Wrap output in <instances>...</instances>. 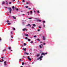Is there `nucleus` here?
<instances>
[{"label":"nucleus","mask_w":67,"mask_h":67,"mask_svg":"<svg viewBox=\"0 0 67 67\" xmlns=\"http://www.w3.org/2000/svg\"><path fill=\"white\" fill-rule=\"evenodd\" d=\"M43 56L42 55H41L39 58H38L37 59V60H38L39 59H40V60H42V58H43Z\"/></svg>","instance_id":"1"},{"label":"nucleus","mask_w":67,"mask_h":67,"mask_svg":"<svg viewBox=\"0 0 67 67\" xmlns=\"http://www.w3.org/2000/svg\"><path fill=\"white\" fill-rule=\"evenodd\" d=\"M47 52H46L45 53H44L43 52L41 54V55H47Z\"/></svg>","instance_id":"2"},{"label":"nucleus","mask_w":67,"mask_h":67,"mask_svg":"<svg viewBox=\"0 0 67 67\" xmlns=\"http://www.w3.org/2000/svg\"><path fill=\"white\" fill-rule=\"evenodd\" d=\"M11 11H12V9H11V8H9V13H11Z\"/></svg>","instance_id":"3"},{"label":"nucleus","mask_w":67,"mask_h":67,"mask_svg":"<svg viewBox=\"0 0 67 67\" xmlns=\"http://www.w3.org/2000/svg\"><path fill=\"white\" fill-rule=\"evenodd\" d=\"M30 56H29L28 57V59L29 60H32V59L30 58Z\"/></svg>","instance_id":"4"},{"label":"nucleus","mask_w":67,"mask_h":67,"mask_svg":"<svg viewBox=\"0 0 67 67\" xmlns=\"http://www.w3.org/2000/svg\"><path fill=\"white\" fill-rule=\"evenodd\" d=\"M42 38H43V40L45 41V38L44 37V36H42Z\"/></svg>","instance_id":"5"},{"label":"nucleus","mask_w":67,"mask_h":67,"mask_svg":"<svg viewBox=\"0 0 67 67\" xmlns=\"http://www.w3.org/2000/svg\"><path fill=\"white\" fill-rule=\"evenodd\" d=\"M25 30H26V31H27V30L25 28L24 29H23V31H24Z\"/></svg>","instance_id":"6"},{"label":"nucleus","mask_w":67,"mask_h":67,"mask_svg":"<svg viewBox=\"0 0 67 67\" xmlns=\"http://www.w3.org/2000/svg\"><path fill=\"white\" fill-rule=\"evenodd\" d=\"M26 26H30V27H31V25H30V24H27L26 25Z\"/></svg>","instance_id":"7"},{"label":"nucleus","mask_w":67,"mask_h":67,"mask_svg":"<svg viewBox=\"0 0 67 67\" xmlns=\"http://www.w3.org/2000/svg\"><path fill=\"white\" fill-rule=\"evenodd\" d=\"M23 50H24L25 51H26V48H23Z\"/></svg>","instance_id":"8"},{"label":"nucleus","mask_w":67,"mask_h":67,"mask_svg":"<svg viewBox=\"0 0 67 67\" xmlns=\"http://www.w3.org/2000/svg\"><path fill=\"white\" fill-rule=\"evenodd\" d=\"M12 17L14 19H16V18H15V16H13Z\"/></svg>","instance_id":"9"},{"label":"nucleus","mask_w":67,"mask_h":67,"mask_svg":"<svg viewBox=\"0 0 67 67\" xmlns=\"http://www.w3.org/2000/svg\"><path fill=\"white\" fill-rule=\"evenodd\" d=\"M4 3H5V2H2V4L3 5L4 4Z\"/></svg>","instance_id":"10"},{"label":"nucleus","mask_w":67,"mask_h":67,"mask_svg":"<svg viewBox=\"0 0 67 67\" xmlns=\"http://www.w3.org/2000/svg\"><path fill=\"white\" fill-rule=\"evenodd\" d=\"M25 36H29V35H28V34H27L26 35L25 34Z\"/></svg>","instance_id":"11"},{"label":"nucleus","mask_w":67,"mask_h":67,"mask_svg":"<svg viewBox=\"0 0 67 67\" xmlns=\"http://www.w3.org/2000/svg\"><path fill=\"white\" fill-rule=\"evenodd\" d=\"M37 56L38 57V56H40V54H37Z\"/></svg>","instance_id":"12"},{"label":"nucleus","mask_w":67,"mask_h":67,"mask_svg":"<svg viewBox=\"0 0 67 67\" xmlns=\"http://www.w3.org/2000/svg\"><path fill=\"white\" fill-rule=\"evenodd\" d=\"M32 25L33 26H36V25L35 24H32Z\"/></svg>","instance_id":"13"},{"label":"nucleus","mask_w":67,"mask_h":67,"mask_svg":"<svg viewBox=\"0 0 67 67\" xmlns=\"http://www.w3.org/2000/svg\"><path fill=\"white\" fill-rule=\"evenodd\" d=\"M7 24H8V25H10V24H11V23H8Z\"/></svg>","instance_id":"14"},{"label":"nucleus","mask_w":67,"mask_h":67,"mask_svg":"<svg viewBox=\"0 0 67 67\" xmlns=\"http://www.w3.org/2000/svg\"><path fill=\"white\" fill-rule=\"evenodd\" d=\"M19 60L20 61H22L23 60L22 59H19Z\"/></svg>","instance_id":"15"},{"label":"nucleus","mask_w":67,"mask_h":67,"mask_svg":"<svg viewBox=\"0 0 67 67\" xmlns=\"http://www.w3.org/2000/svg\"><path fill=\"white\" fill-rule=\"evenodd\" d=\"M25 54H26V55H29V53H25Z\"/></svg>","instance_id":"16"},{"label":"nucleus","mask_w":67,"mask_h":67,"mask_svg":"<svg viewBox=\"0 0 67 67\" xmlns=\"http://www.w3.org/2000/svg\"><path fill=\"white\" fill-rule=\"evenodd\" d=\"M24 65V62H23L22 63V65Z\"/></svg>","instance_id":"17"},{"label":"nucleus","mask_w":67,"mask_h":67,"mask_svg":"<svg viewBox=\"0 0 67 67\" xmlns=\"http://www.w3.org/2000/svg\"><path fill=\"white\" fill-rule=\"evenodd\" d=\"M12 8L13 9H14V7L13 6L12 7Z\"/></svg>","instance_id":"18"},{"label":"nucleus","mask_w":67,"mask_h":67,"mask_svg":"<svg viewBox=\"0 0 67 67\" xmlns=\"http://www.w3.org/2000/svg\"><path fill=\"white\" fill-rule=\"evenodd\" d=\"M30 4V3L27 2L26 3V4Z\"/></svg>","instance_id":"19"},{"label":"nucleus","mask_w":67,"mask_h":67,"mask_svg":"<svg viewBox=\"0 0 67 67\" xmlns=\"http://www.w3.org/2000/svg\"><path fill=\"white\" fill-rule=\"evenodd\" d=\"M24 46H25L26 45V44L25 43L24 44Z\"/></svg>","instance_id":"20"},{"label":"nucleus","mask_w":67,"mask_h":67,"mask_svg":"<svg viewBox=\"0 0 67 67\" xmlns=\"http://www.w3.org/2000/svg\"><path fill=\"white\" fill-rule=\"evenodd\" d=\"M37 13H40V12L39 11V10H38L37 11Z\"/></svg>","instance_id":"21"},{"label":"nucleus","mask_w":67,"mask_h":67,"mask_svg":"<svg viewBox=\"0 0 67 67\" xmlns=\"http://www.w3.org/2000/svg\"><path fill=\"white\" fill-rule=\"evenodd\" d=\"M4 64H6L7 63V62H6V61H5L4 62Z\"/></svg>","instance_id":"22"},{"label":"nucleus","mask_w":67,"mask_h":67,"mask_svg":"<svg viewBox=\"0 0 67 67\" xmlns=\"http://www.w3.org/2000/svg\"><path fill=\"white\" fill-rule=\"evenodd\" d=\"M39 47H40V48H42V46H41V45H40Z\"/></svg>","instance_id":"23"},{"label":"nucleus","mask_w":67,"mask_h":67,"mask_svg":"<svg viewBox=\"0 0 67 67\" xmlns=\"http://www.w3.org/2000/svg\"><path fill=\"white\" fill-rule=\"evenodd\" d=\"M37 40L38 41H40V39L38 38V39H37Z\"/></svg>","instance_id":"24"},{"label":"nucleus","mask_w":67,"mask_h":67,"mask_svg":"<svg viewBox=\"0 0 67 67\" xmlns=\"http://www.w3.org/2000/svg\"><path fill=\"white\" fill-rule=\"evenodd\" d=\"M28 40L29 42H30V41H31V40H30V39H28Z\"/></svg>","instance_id":"25"},{"label":"nucleus","mask_w":67,"mask_h":67,"mask_svg":"<svg viewBox=\"0 0 67 67\" xmlns=\"http://www.w3.org/2000/svg\"><path fill=\"white\" fill-rule=\"evenodd\" d=\"M25 39H26V40H27V37H26L25 38Z\"/></svg>","instance_id":"26"},{"label":"nucleus","mask_w":67,"mask_h":67,"mask_svg":"<svg viewBox=\"0 0 67 67\" xmlns=\"http://www.w3.org/2000/svg\"><path fill=\"white\" fill-rule=\"evenodd\" d=\"M43 23H45V21H43Z\"/></svg>","instance_id":"27"},{"label":"nucleus","mask_w":67,"mask_h":67,"mask_svg":"<svg viewBox=\"0 0 67 67\" xmlns=\"http://www.w3.org/2000/svg\"><path fill=\"white\" fill-rule=\"evenodd\" d=\"M13 30H15V29L14 28H13Z\"/></svg>","instance_id":"28"},{"label":"nucleus","mask_w":67,"mask_h":67,"mask_svg":"<svg viewBox=\"0 0 67 67\" xmlns=\"http://www.w3.org/2000/svg\"><path fill=\"white\" fill-rule=\"evenodd\" d=\"M8 49H11V48H10V47H8Z\"/></svg>","instance_id":"29"},{"label":"nucleus","mask_w":67,"mask_h":67,"mask_svg":"<svg viewBox=\"0 0 67 67\" xmlns=\"http://www.w3.org/2000/svg\"><path fill=\"white\" fill-rule=\"evenodd\" d=\"M7 23L9 22V20H7Z\"/></svg>","instance_id":"30"},{"label":"nucleus","mask_w":67,"mask_h":67,"mask_svg":"<svg viewBox=\"0 0 67 67\" xmlns=\"http://www.w3.org/2000/svg\"><path fill=\"white\" fill-rule=\"evenodd\" d=\"M38 21H39V22H41V20H38Z\"/></svg>","instance_id":"31"},{"label":"nucleus","mask_w":67,"mask_h":67,"mask_svg":"<svg viewBox=\"0 0 67 67\" xmlns=\"http://www.w3.org/2000/svg\"><path fill=\"white\" fill-rule=\"evenodd\" d=\"M6 2H7L6 3V4H8V2H7V1H6Z\"/></svg>","instance_id":"32"},{"label":"nucleus","mask_w":67,"mask_h":67,"mask_svg":"<svg viewBox=\"0 0 67 67\" xmlns=\"http://www.w3.org/2000/svg\"><path fill=\"white\" fill-rule=\"evenodd\" d=\"M40 29H38L37 30V31L38 32V31H40Z\"/></svg>","instance_id":"33"},{"label":"nucleus","mask_w":67,"mask_h":67,"mask_svg":"<svg viewBox=\"0 0 67 67\" xmlns=\"http://www.w3.org/2000/svg\"><path fill=\"white\" fill-rule=\"evenodd\" d=\"M11 37L12 38H13V36H11Z\"/></svg>","instance_id":"34"},{"label":"nucleus","mask_w":67,"mask_h":67,"mask_svg":"<svg viewBox=\"0 0 67 67\" xmlns=\"http://www.w3.org/2000/svg\"><path fill=\"white\" fill-rule=\"evenodd\" d=\"M26 8H29V7L26 6Z\"/></svg>","instance_id":"35"},{"label":"nucleus","mask_w":67,"mask_h":67,"mask_svg":"<svg viewBox=\"0 0 67 67\" xmlns=\"http://www.w3.org/2000/svg\"><path fill=\"white\" fill-rule=\"evenodd\" d=\"M29 19H32V18H29Z\"/></svg>","instance_id":"36"},{"label":"nucleus","mask_w":67,"mask_h":67,"mask_svg":"<svg viewBox=\"0 0 67 67\" xmlns=\"http://www.w3.org/2000/svg\"><path fill=\"white\" fill-rule=\"evenodd\" d=\"M34 37H36V36H34Z\"/></svg>","instance_id":"37"},{"label":"nucleus","mask_w":67,"mask_h":67,"mask_svg":"<svg viewBox=\"0 0 67 67\" xmlns=\"http://www.w3.org/2000/svg\"><path fill=\"white\" fill-rule=\"evenodd\" d=\"M30 43H33V41H31L30 42Z\"/></svg>","instance_id":"38"},{"label":"nucleus","mask_w":67,"mask_h":67,"mask_svg":"<svg viewBox=\"0 0 67 67\" xmlns=\"http://www.w3.org/2000/svg\"><path fill=\"white\" fill-rule=\"evenodd\" d=\"M23 2H25V1H24V0H23Z\"/></svg>","instance_id":"39"},{"label":"nucleus","mask_w":67,"mask_h":67,"mask_svg":"<svg viewBox=\"0 0 67 67\" xmlns=\"http://www.w3.org/2000/svg\"><path fill=\"white\" fill-rule=\"evenodd\" d=\"M2 61L3 62L4 61V60H3V59H2Z\"/></svg>","instance_id":"40"},{"label":"nucleus","mask_w":67,"mask_h":67,"mask_svg":"<svg viewBox=\"0 0 67 67\" xmlns=\"http://www.w3.org/2000/svg\"><path fill=\"white\" fill-rule=\"evenodd\" d=\"M5 8H7L8 9H9V8L7 7H5Z\"/></svg>","instance_id":"41"},{"label":"nucleus","mask_w":67,"mask_h":67,"mask_svg":"<svg viewBox=\"0 0 67 67\" xmlns=\"http://www.w3.org/2000/svg\"><path fill=\"white\" fill-rule=\"evenodd\" d=\"M39 27L40 29H41V27L40 26H39Z\"/></svg>","instance_id":"42"},{"label":"nucleus","mask_w":67,"mask_h":67,"mask_svg":"<svg viewBox=\"0 0 67 67\" xmlns=\"http://www.w3.org/2000/svg\"><path fill=\"white\" fill-rule=\"evenodd\" d=\"M4 66H6L7 65V64H4Z\"/></svg>","instance_id":"43"},{"label":"nucleus","mask_w":67,"mask_h":67,"mask_svg":"<svg viewBox=\"0 0 67 67\" xmlns=\"http://www.w3.org/2000/svg\"><path fill=\"white\" fill-rule=\"evenodd\" d=\"M32 29H34V26H32Z\"/></svg>","instance_id":"44"},{"label":"nucleus","mask_w":67,"mask_h":67,"mask_svg":"<svg viewBox=\"0 0 67 67\" xmlns=\"http://www.w3.org/2000/svg\"><path fill=\"white\" fill-rule=\"evenodd\" d=\"M18 8H17L16 9V11H18Z\"/></svg>","instance_id":"45"},{"label":"nucleus","mask_w":67,"mask_h":67,"mask_svg":"<svg viewBox=\"0 0 67 67\" xmlns=\"http://www.w3.org/2000/svg\"><path fill=\"white\" fill-rule=\"evenodd\" d=\"M9 4H11V2H10L9 3Z\"/></svg>","instance_id":"46"},{"label":"nucleus","mask_w":67,"mask_h":67,"mask_svg":"<svg viewBox=\"0 0 67 67\" xmlns=\"http://www.w3.org/2000/svg\"><path fill=\"white\" fill-rule=\"evenodd\" d=\"M0 41H1V37H0Z\"/></svg>","instance_id":"47"},{"label":"nucleus","mask_w":67,"mask_h":67,"mask_svg":"<svg viewBox=\"0 0 67 67\" xmlns=\"http://www.w3.org/2000/svg\"><path fill=\"white\" fill-rule=\"evenodd\" d=\"M45 44H46V43H43V45H45Z\"/></svg>","instance_id":"48"},{"label":"nucleus","mask_w":67,"mask_h":67,"mask_svg":"<svg viewBox=\"0 0 67 67\" xmlns=\"http://www.w3.org/2000/svg\"><path fill=\"white\" fill-rule=\"evenodd\" d=\"M30 12H31V13H32V11H31Z\"/></svg>","instance_id":"49"},{"label":"nucleus","mask_w":67,"mask_h":67,"mask_svg":"<svg viewBox=\"0 0 67 67\" xmlns=\"http://www.w3.org/2000/svg\"><path fill=\"white\" fill-rule=\"evenodd\" d=\"M31 8H28V9H29V10H30V9H31Z\"/></svg>","instance_id":"50"},{"label":"nucleus","mask_w":67,"mask_h":67,"mask_svg":"<svg viewBox=\"0 0 67 67\" xmlns=\"http://www.w3.org/2000/svg\"><path fill=\"white\" fill-rule=\"evenodd\" d=\"M34 64V62H33L32 63V64Z\"/></svg>","instance_id":"51"},{"label":"nucleus","mask_w":67,"mask_h":67,"mask_svg":"<svg viewBox=\"0 0 67 67\" xmlns=\"http://www.w3.org/2000/svg\"><path fill=\"white\" fill-rule=\"evenodd\" d=\"M45 25H43V27H45Z\"/></svg>","instance_id":"52"},{"label":"nucleus","mask_w":67,"mask_h":67,"mask_svg":"<svg viewBox=\"0 0 67 67\" xmlns=\"http://www.w3.org/2000/svg\"><path fill=\"white\" fill-rule=\"evenodd\" d=\"M34 12H35H35H36L35 11V10H34Z\"/></svg>","instance_id":"53"},{"label":"nucleus","mask_w":67,"mask_h":67,"mask_svg":"<svg viewBox=\"0 0 67 67\" xmlns=\"http://www.w3.org/2000/svg\"><path fill=\"white\" fill-rule=\"evenodd\" d=\"M2 58H3V57H2Z\"/></svg>","instance_id":"54"},{"label":"nucleus","mask_w":67,"mask_h":67,"mask_svg":"<svg viewBox=\"0 0 67 67\" xmlns=\"http://www.w3.org/2000/svg\"><path fill=\"white\" fill-rule=\"evenodd\" d=\"M27 13L29 14V12H27Z\"/></svg>","instance_id":"55"},{"label":"nucleus","mask_w":67,"mask_h":67,"mask_svg":"<svg viewBox=\"0 0 67 67\" xmlns=\"http://www.w3.org/2000/svg\"><path fill=\"white\" fill-rule=\"evenodd\" d=\"M41 46H43V44H41Z\"/></svg>","instance_id":"56"},{"label":"nucleus","mask_w":67,"mask_h":67,"mask_svg":"<svg viewBox=\"0 0 67 67\" xmlns=\"http://www.w3.org/2000/svg\"><path fill=\"white\" fill-rule=\"evenodd\" d=\"M0 62H2V61L1 60H0Z\"/></svg>","instance_id":"57"},{"label":"nucleus","mask_w":67,"mask_h":67,"mask_svg":"<svg viewBox=\"0 0 67 67\" xmlns=\"http://www.w3.org/2000/svg\"><path fill=\"white\" fill-rule=\"evenodd\" d=\"M5 50H3V52H4V51H5Z\"/></svg>","instance_id":"58"},{"label":"nucleus","mask_w":67,"mask_h":67,"mask_svg":"<svg viewBox=\"0 0 67 67\" xmlns=\"http://www.w3.org/2000/svg\"><path fill=\"white\" fill-rule=\"evenodd\" d=\"M11 33L12 34V32H11Z\"/></svg>","instance_id":"59"},{"label":"nucleus","mask_w":67,"mask_h":67,"mask_svg":"<svg viewBox=\"0 0 67 67\" xmlns=\"http://www.w3.org/2000/svg\"><path fill=\"white\" fill-rule=\"evenodd\" d=\"M18 2H20V1H19V0H18Z\"/></svg>","instance_id":"60"},{"label":"nucleus","mask_w":67,"mask_h":67,"mask_svg":"<svg viewBox=\"0 0 67 67\" xmlns=\"http://www.w3.org/2000/svg\"><path fill=\"white\" fill-rule=\"evenodd\" d=\"M24 15V14H23V15Z\"/></svg>","instance_id":"61"},{"label":"nucleus","mask_w":67,"mask_h":67,"mask_svg":"<svg viewBox=\"0 0 67 67\" xmlns=\"http://www.w3.org/2000/svg\"><path fill=\"white\" fill-rule=\"evenodd\" d=\"M20 67H23V66H21Z\"/></svg>","instance_id":"62"},{"label":"nucleus","mask_w":67,"mask_h":67,"mask_svg":"<svg viewBox=\"0 0 67 67\" xmlns=\"http://www.w3.org/2000/svg\"><path fill=\"white\" fill-rule=\"evenodd\" d=\"M13 1H15V0H13Z\"/></svg>","instance_id":"63"},{"label":"nucleus","mask_w":67,"mask_h":67,"mask_svg":"<svg viewBox=\"0 0 67 67\" xmlns=\"http://www.w3.org/2000/svg\"><path fill=\"white\" fill-rule=\"evenodd\" d=\"M11 51L12 52V50H11Z\"/></svg>","instance_id":"64"}]
</instances>
